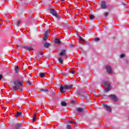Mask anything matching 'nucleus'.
Segmentation results:
<instances>
[{
	"label": "nucleus",
	"mask_w": 129,
	"mask_h": 129,
	"mask_svg": "<svg viewBox=\"0 0 129 129\" xmlns=\"http://www.w3.org/2000/svg\"><path fill=\"white\" fill-rule=\"evenodd\" d=\"M14 84L15 86L13 87V89L15 91H16V90H18V89H20V86H23V83L19 81H14Z\"/></svg>",
	"instance_id": "obj_1"
},
{
	"label": "nucleus",
	"mask_w": 129,
	"mask_h": 129,
	"mask_svg": "<svg viewBox=\"0 0 129 129\" xmlns=\"http://www.w3.org/2000/svg\"><path fill=\"white\" fill-rule=\"evenodd\" d=\"M72 86H67V85H65V86H61L60 87V92L61 93H65V92H66L67 90H70L72 88Z\"/></svg>",
	"instance_id": "obj_2"
},
{
	"label": "nucleus",
	"mask_w": 129,
	"mask_h": 129,
	"mask_svg": "<svg viewBox=\"0 0 129 129\" xmlns=\"http://www.w3.org/2000/svg\"><path fill=\"white\" fill-rule=\"evenodd\" d=\"M104 85V86H105V87H107L105 89V92H108V91H109V90L111 89V87L110 86V83H109V82H105Z\"/></svg>",
	"instance_id": "obj_3"
},
{
	"label": "nucleus",
	"mask_w": 129,
	"mask_h": 129,
	"mask_svg": "<svg viewBox=\"0 0 129 129\" xmlns=\"http://www.w3.org/2000/svg\"><path fill=\"white\" fill-rule=\"evenodd\" d=\"M77 93L78 95H79V96H82L83 97H85V95L86 94V93H85L84 90H82V91H78Z\"/></svg>",
	"instance_id": "obj_4"
},
{
	"label": "nucleus",
	"mask_w": 129,
	"mask_h": 129,
	"mask_svg": "<svg viewBox=\"0 0 129 129\" xmlns=\"http://www.w3.org/2000/svg\"><path fill=\"white\" fill-rule=\"evenodd\" d=\"M49 37V30H47L44 35L43 37V41H47L48 40V37Z\"/></svg>",
	"instance_id": "obj_5"
},
{
	"label": "nucleus",
	"mask_w": 129,
	"mask_h": 129,
	"mask_svg": "<svg viewBox=\"0 0 129 129\" xmlns=\"http://www.w3.org/2000/svg\"><path fill=\"white\" fill-rule=\"evenodd\" d=\"M66 52H67V50H66V49L62 50V51L59 53V56H64L66 58H67V54H66Z\"/></svg>",
	"instance_id": "obj_6"
},
{
	"label": "nucleus",
	"mask_w": 129,
	"mask_h": 129,
	"mask_svg": "<svg viewBox=\"0 0 129 129\" xmlns=\"http://www.w3.org/2000/svg\"><path fill=\"white\" fill-rule=\"evenodd\" d=\"M106 69L108 74H111L112 73V70L111 69V67L110 66H106Z\"/></svg>",
	"instance_id": "obj_7"
},
{
	"label": "nucleus",
	"mask_w": 129,
	"mask_h": 129,
	"mask_svg": "<svg viewBox=\"0 0 129 129\" xmlns=\"http://www.w3.org/2000/svg\"><path fill=\"white\" fill-rule=\"evenodd\" d=\"M50 14L51 15H52L54 17H57V15L58 14V13H57V12H56V11H55V10H54L53 9H51L50 10Z\"/></svg>",
	"instance_id": "obj_8"
},
{
	"label": "nucleus",
	"mask_w": 129,
	"mask_h": 129,
	"mask_svg": "<svg viewBox=\"0 0 129 129\" xmlns=\"http://www.w3.org/2000/svg\"><path fill=\"white\" fill-rule=\"evenodd\" d=\"M109 97H110V98H111L114 101H117V97H116V96H115V95H109Z\"/></svg>",
	"instance_id": "obj_9"
},
{
	"label": "nucleus",
	"mask_w": 129,
	"mask_h": 129,
	"mask_svg": "<svg viewBox=\"0 0 129 129\" xmlns=\"http://www.w3.org/2000/svg\"><path fill=\"white\" fill-rule=\"evenodd\" d=\"M103 107L106 109L107 111H109V112H111V109H110V107L108 106L106 104H104L103 105Z\"/></svg>",
	"instance_id": "obj_10"
},
{
	"label": "nucleus",
	"mask_w": 129,
	"mask_h": 129,
	"mask_svg": "<svg viewBox=\"0 0 129 129\" xmlns=\"http://www.w3.org/2000/svg\"><path fill=\"white\" fill-rule=\"evenodd\" d=\"M24 49L27 50V51H33V47L32 46H25L23 47Z\"/></svg>",
	"instance_id": "obj_11"
},
{
	"label": "nucleus",
	"mask_w": 129,
	"mask_h": 129,
	"mask_svg": "<svg viewBox=\"0 0 129 129\" xmlns=\"http://www.w3.org/2000/svg\"><path fill=\"white\" fill-rule=\"evenodd\" d=\"M101 9H106V5L105 4V1L102 2V4L101 5Z\"/></svg>",
	"instance_id": "obj_12"
},
{
	"label": "nucleus",
	"mask_w": 129,
	"mask_h": 129,
	"mask_svg": "<svg viewBox=\"0 0 129 129\" xmlns=\"http://www.w3.org/2000/svg\"><path fill=\"white\" fill-rule=\"evenodd\" d=\"M54 43L60 45V44H61V41H60V39H59V38H56L54 41Z\"/></svg>",
	"instance_id": "obj_13"
},
{
	"label": "nucleus",
	"mask_w": 129,
	"mask_h": 129,
	"mask_svg": "<svg viewBox=\"0 0 129 129\" xmlns=\"http://www.w3.org/2000/svg\"><path fill=\"white\" fill-rule=\"evenodd\" d=\"M15 72L16 73H19V72H20V69L19 68V66H16L15 67Z\"/></svg>",
	"instance_id": "obj_14"
},
{
	"label": "nucleus",
	"mask_w": 129,
	"mask_h": 129,
	"mask_svg": "<svg viewBox=\"0 0 129 129\" xmlns=\"http://www.w3.org/2000/svg\"><path fill=\"white\" fill-rule=\"evenodd\" d=\"M77 111H78L79 112H82V111H84V108H81V107H79L77 109Z\"/></svg>",
	"instance_id": "obj_15"
},
{
	"label": "nucleus",
	"mask_w": 129,
	"mask_h": 129,
	"mask_svg": "<svg viewBox=\"0 0 129 129\" xmlns=\"http://www.w3.org/2000/svg\"><path fill=\"white\" fill-rule=\"evenodd\" d=\"M40 91H42V92H47L48 91H49V90H47V88L45 87L44 89H41L40 90Z\"/></svg>",
	"instance_id": "obj_16"
},
{
	"label": "nucleus",
	"mask_w": 129,
	"mask_h": 129,
	"mask_svg": "<svg viewBox=\"0 0 129 129\" xmlns=\"http://www.w3.org/2000/svg\"><path fill=\"white\" fill-rule=\"evenodd\" d=\"M38 56L39 57V58H42V57H43V52H42V51H39L38 54Z\"/></svg>",
	"instance_id": "obj_17"
},
{
	"label": "nucleus",
	"mask_w": 129,
	"mask_h": 129,
	"mask_svg": "<svg viewBox=\"0 0 129 129\" xmlns=\"http://www.w3.org/2000/svg\"><path fill=\"white\" fill-rule=\"evenodd\" d=\"M44 47L45 48H48V47H50V43H48V42H46L44 44Z\"/></svg>",
	"instance_id": "obj_18"
},
{
	"label": "nucleus",
	"mask_w": 129,
	"mask_h": 129,
	"mask_svg": "<svg viewBox=\"0 0 129 129\" xmlns=\"http://www.w3.org/2000/svg\"><path fill=\"white\" fill-rule=\"evenodd\" d=\"M22 115V112H17L16 114V117H18V116H21Z\"/></svg>",
	"instance_id": "obj_19"
},
{
	"label": "nucleus",
	"mask_w": 129,
	"mask_h": 129,
	"mask_svg": "<svg viewBox=\"0 0 129 129\" xmlns=\"http://www.w3.org/2000/svg\"><path fill=\"white\" fill-rule=\"evenodd\" d=\"M36 118H37V116L36 115V113H34V114L33 116L32 121H36Z\"/></svg>",
	"instance_id": "obj_20"
},
{
	"label": "nucleus",
	"mask_w": 129,
	"mask_h": 129,
	"mask_svg": "<svg viewBox=\"0 0 129 129\" xmlns=\"http://www.w3.org/2000/svg\"><path fill=\"white\" fill-rule=\"evenodd\" d=\"M21 124H16L15 125V127H16V129L20 128V127H21Z\"/></svg>",
	"instance_id": "obj_21"
},
{
	"label": "nucleus",
	"mask_w": 129,
	"mask_h": 129,
	"mask_svg": "<svg viewBox=\"0 0 129 129\" xmlns=\"http://www.w3.org/2000/svg\"><path fill=\"white\" fill-rule=\"evenodd\" d=\"M39 76L41 77V78H43V77H45V74L43 73H39Z\"/></svg>",
	"instance_id": "obj_22"
},
{
	"label": "nucleus",
	"mask_w": 129,
	"mask_h": 129,
	"mask_svg": "<svg viewBox=\"0 0 129 129\" xmlns=\"http://www.w3.org/2000/svg\"><path fill=\"white\" fill-rule=\"evenodd\" d=\"M55 18H56L57 20H61V19H62V16H59V15L57 14V16H55Z\"/></svg>",
	"instance_id": "obj_23"
},
{
	"label": "nucleus",
	"mask_w": 129,
	"mask_h": 129,
	"mask_svg": "<svg viewBox=\"0 0 129 129\" xmlns=\"http://www.w3.org/2000/svg\"><path fill=\"white\" fill-rule=\"evenodd\" d=\"M61 104L62 106H66V105H67V103H66V102H61Z\"/></svg>",
	"instance_id": "obj_24"
},
{
	"label": "nucleus",
	"mask_w": 129,
	"mask_h": 129,
	"mask_svg": "<svg viewBox=\"0 0 129 129\" xmlns=\"http://www.w3.org/2000/svg\"><path fill=\"white\" fill-rule=\"evenodd\" d=\"M58 61L60 64H62L63 63V59H62V57H59L58 58Z\"/></svg>",
	"instance_id": "obj_25"
},
{
	"label": "nucleus",
	"mask_w": 129,
	"mask_h": 129,
	"mask_svg": "<svg viewBox=\"0 0 129 129\" xmlns=\"http://www.w3.org/2000/svg\"><path fill=\"white\" fill-rule=\"evenodd\" d=\"M80 40L81 41V43H83V42H85L84 39H83V38H82V37H81V36H80Z\"/></svg>",
	"instance_id": "obj_26"
},
{
	"label": "nucleus",
	"mask_w": 129,
	"mask_h": 129,
	"mask_svg": "<svg viewBox=\"0 0 129 129\" xmlns=\"http://www.w3.org/2000/svg\"><path fill=\"white\" fill-rule=\"evenodd\" d=\"M89 18L90 20H93L94 18V16H93V15H90V16H89Z\"/></svg>",
	"instance_id": "obj_27"
},
{
	"label": "nucleus",
	"mask_w": 129,
	"mask_h": 129,
	"mask_svg": "<svg viewBox=\"0 0 129 129\" xmlns=\"http://www.w3.org/2000/svg\"><path fill=\"white\" fill-rule=\"evenodd\" d=\"M21 21H18V22H17V26H18V27H19V26H20V24H21Z\"/></svg>",
	"instance_id": "obj_28"
},
{
	"label": "nucleus",
	"mask_w": 129,
	"mask_h": 129,
	"mask_svg": "<svg viewBox=\"0 0 129 129\" xmlns=\"http://www.w3.org/2000/svg\"><path fill=\"white\" fill-rule=\"evenodd\" d=\"M125 56V54H121L120 55V58H123Z\"/></svg>",
	"instance_id": "obj_29"
},
{
	"label": "nucleus",
	"mask_w": 129,
	"mask_h": 129,
	"mask_svg": "<svg viewBox=\"0 0 129 129\" xmlns=\"http://www.w3.org/2000/svg\"><path fill=\"white\" fill-rule=\"evenodd\" d=\"M69 122H70V123H75V124H76V122H75V121H70Z\"/></svg>",
	"instance_id": "obj_30"
},
{
	"label": "nucleus",
	"mask_w": 129,
	"mask_h": 129,
	"mask_svg": "<svg viewBox=\"0 0 129 129\" xmlns=\"http://www.w3.org/2000/svg\"><path fill=\"white\" fill-rule=\"evenodd\" d=\"M99 38H95V41H96V42H97V41H99Z\"/></svg>",
	"instance_id": "obj_31"
},
{
	"label": "nucleus",
	"mask_w": 129,
	"mask_h": 129,
	"mask_svg": "<svg viewBox=\"0 0 129 129\" xmlns=\"http://www.w3.org/2000/svg\"><path fill=\"white\" fill-rule=\"evenodd\" d=\"M67 128H68V129H70V128H71V125H68V126H67Z\"/></svg>",
	"instance_id": "obj_32"
},
{
	"label": "nucleus",
	"mask_w": 129,
	"mask_h": 129,
	"mask_svg": "<svg viewBox=\"0 0 129 129\" xmlns=\"http://www.w3.org/2000/svg\"><path fill=\"white\" fill-rule=\"evenodd\" d=\"M104 16H105V17H107V16H108V13L106 12V13H105Z\"/></svg>",
	"instance_id": "obj_33"
},
{
	"label": "nucleus",
	"mask_w": 129,
	"mask_h": 129,
	"mask_svg": "<svg viewBox=\"0 0 129 129\" xmlns=\"http://www.w3.org/2000/svg\"><path fill=\"white\" fill-rule=\"evenodd\" d=\"M28 84H29V85H32V82H31L30 81H28Z\"/></svg>",
	"instance_id": "obj_34"
},
{
	"label": "nucleus",
	"mask_w": 129,
	"mask_h": 129,
	"mask_svg": "<svg viewBox=\"0 0 129 129\" xmlns=\"http://www.w3.org/2000/svg\"><path fill=\"white\" fill-rule=\"evenodd\" d=\"M74 47V44H71V45H70V47L71 48H73Z\"/></svg>",
	"instance_id": "obj_35"
},
{
	"label": "nucleus",
	"mask_w": 129,
	"mask_h": 129,
	"mask_svg": "<svg viewBox=\"0 0 129 129\" xmlns=\"http://www.w3.org/2000/svg\"><path fill=\"white\" fill-rule=\"evenodd\" d=\"M71 103H72V104H74V103H75V101H71Z\"/></svg>",
	"instance_id": "obj_36"
},
{
	"label": "nucleus",
	"mask_w": 129,
	"mask_h": 129,
	"mask_svg": "<svg viewBox=\"0 0 129 129\" xmlns=\"http://www.w3.org/2000/svg\"><path fill=\"white\" fill-rule=\"evenodd\" d=\"M2 78H3V75H0V80H2Z\"/></svg>",
	"instance_id": "obj_37"
},
{
	"label": "nucleus",
	"mask_w": 129,
	"mask_h": 129,
	"mask_svg": "<svg viewBox=\"0 0 129 129\" xmlns=\"http://www.w3.org/2000/svg\"><path fill=\"white\" fill-rule=\"evenodd\" d=\"M70 73H72V74H74V71H73L72 72H70Z\"/></svg>",
	"instance_id": "obj_38"
},
{
	"label": "nucleus",
	"mask_w": 129,
	"mask_h": 129,
	"mask_svg": "<svg viewBox=\"0 0 129 129\" xmlns=\"http://www.w3.org/2000/svg\"><path fill=\"white\" fill-rule=\"evenodd\" d=\"M29 18L30 19H31V18H32V16H30L29 17Z\"/></svg>",
	"instance_id": "obj_39"
},
{
	"label": "nucleus",
	"mask_w": 129,
	"mask_h": 129,
	"mask_svg": "<svg viewBox=\"0 0 129 129\" xmlns=\"http://www.w3.org/2000/svg\"><path fill=\"white\" fill-rule=\"evenodd\" d=\"M62 2L64 1V0H61Z\"/></svg>",
	"instance_id": "obj_40"
},
{
	"label": "nucleus",
	"mask_w": 129,
	"mask_h": 129,
	"mask_svg": "<svg viewBox=\"0 0 129 129\" xmlns=\"http://www.w3.org/2000/svg\"><path fill=\"white\" fill-rule=\"evenodd\" d=\"M123 5H124V6H125V4H123Z\"/></svg>",
	"instance_id": "obj_41"
},
{
	"label": "nucleus",
	"mask_w": 129,
	"mask_h": 129,
	"mask_svg": "<svg viewBox=\"0 0 129 129\" xmlns=\"http://www.w3.org/2000/svg\"><path fill=\"white\" fill-rule=\"evenodd\" d=\"M0 26H2V24L0 23Z\"/></svg>",
	"instance_id": "obj_42"
}]
</instances>
